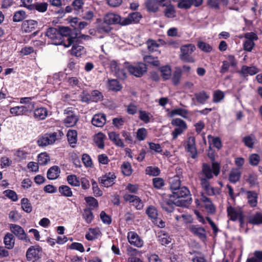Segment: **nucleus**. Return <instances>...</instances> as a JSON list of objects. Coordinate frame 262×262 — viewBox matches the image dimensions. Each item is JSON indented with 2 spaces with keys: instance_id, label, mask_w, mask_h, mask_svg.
<instances>
[{
  "instance_id": "49530a36",
  "label": "nucleus",
  "mask_w": 262,
  "mask_h": 262,
  "mask_svg": "<svg viewBox=\"0 0 262 262\" xmlns=\"http://www.w3.org/2000/svg\"><path fill=\"white\" fill-rule=\"evenodd\" d=\"M193 4V0H179L178 7L180 9H189Z\"/></svg>"
},
{
  "instance_id": "6ab92c4d",
  "label": "nucleus",
  "mask_w": 262,
  "mask_h": 262,
  "mask_svg": "<svg viewBox=\"0 0 262 262\" xmlns=\"http://www.w3.org/2000/svg\"><path fill=\"white\" fill-rule=\"evenodd\" d=\"M142 18V15L139 12H133L129 14L127 17H123L122 26H127L132 23H138Z\"/></svg>"
},
{
  "instance_id": "58836bf2",
  "label": "nucleus",
  "mask_w": 262,
  "mask_h": 262,
  "mask_svg": "<svg viewBox=\"0 0 262 262\" xmlns=\"http://www.w3.org/2000/svg\"><path fill=\"white\" fill-rule=\"evenodd\" d=\"M67 180L68 183L72 186L78 187L80 185V179L76 175H69Z\"/></svg>"
},
{
  "instance_id": "f257e3e1",
  "label": "nucleus",
  "mask_w": 262,
  "mask_h": 262,
  "mask_svg": "<svg viewBox=\"0 0 262 262\" xmlns=\"http://www.w3.org/2000/svg\"><path fill=\"white\" fill-rule=\"evenodd\" d=\"M214 176L211 168V166L207 163H203L202 170L200 175L201 184L204 190L209 195L219 194L220 190L219 188L211 187L210 185L209 180L211 179Z\"/></svg>"
},
{
  "instance_id": "c756f323",
  "label": "nucleus",
  "mask_w": 262,
  "mask_h": 262,
  "mask_svg": "<svg viewBox=\"0 0 262 262\" xmlns=\"http://www.w3.org/2000/svg\"><path fill=\"white\" fill-rule=\"evenodd\" d=\"M241 176L240 170L237 168H233L230 172L229 181L232 183H235L239 180Z\"/></svg>"
},
{
  "instance_id": "393cba45",
  "label": "nucleus",
  "mask_w": 262,
  "mask_h": 262,
  "mask_svg": "<svg viewBox=\"0 0 262 262\" xmlns=\"http://www.w3.org/2000/svg\"><path fill=\"white\" fill-rule=\"evenodd\" d=\"M200 200L203 203L204 207L208 213L214 214L215 212V207L209 198L203 194Z\"/></svg>"
},
{
  "instance_id": "f704fd0d",
  "label": "nucleus",
  "mask_w": 262,
  "mask_h": 262,
  "mask_svg": "<svg viewBox=\"0 0 262 262\" xmlns=\"http://www.w3.org/2000/svg\"><path fill=\"white\" fill-rule=\"evenodd\" d=\"M48 4L47 3H36L33 5L29 6V10H32L35 9L40 12H44L47 11Z\"/></svg>"
},
{
  "instance_id": "de8ad7c7",
  "label": "nucleus",
  "mask_w": 262,
  "mask_h": 262,
  "mask_svg": "<svg viewBox=\"0 0 262 262\" xmlns=\"http://www.w3.org/2000/svg\"><path fill=\"white\" fill-rule=\"evenodd\" d=\"M108 88L110 90L118 91L121 89L122 86L117 80L112 79L109 80Z\"/></svg>"
},
{
  "instance_id": "13d9d810",
  "label": "nucleus",
  "mask_w": 262,
  "mask_h": 262,
  "mask_svg": "<svg viewBox=\"0 0 262 262\" xmlns=\"http://www.w3.org/2000/svg\"><path fill=\"white\" fill-rule=\"evenodd\" d=\"M121 169L124 175L129 176L132 174V166L129 162H124L121 166Z\"/></svg>"
},
{
  "instance_id": "79ce46f5",
  "label": "nucleus",
  "mask_w": 262,
  "mask_h": 262,
  "mask_svg": "<svg viewBox=\"0 0 262 262\" xmlns=\"http://www.w3.org/2000/svg\"><path fill=\"white\" fill-rule=\"evenodd\" d=\"M144 61L151 64L154 66L158 67L160 65L159 61L157 57H153L151 55H146L143 57Z\"/></svg>"
},
{
  "instance_id": "a878e982",
  "label": "nucleus",
  "mask_w": 262,
  "mask_h": 262,
  "mask_svg": "<svg viewBox=\"0 0 262 262\" xmlns=\"http://www.w3.org/2000/svg\"><path fill=\"white\" fill-rule=\"evenodd\" d=\"M246 194L248 203L251 207H255L257 204L258 194L254 191L243 190Z\"/></svg>"
},
{
  "instance_id": "7ed1b4c3",
  "label": "nucleus",
  "mask_w": 262,
  "mask_h": 262,
  "mask_svg": "<svg viewBox=\"0 0 262 262\" xmlns=\"http://www.w3.org/2000/svg\"><path fill=\"white\" fill-rule=\"evenodd\" d=\"M195 49V46L191 43L182 46L180 48V59L184 62L193 63L195 60L192 54Z\"/></svg>"
},
{
  "instance_id": "69168bd1",
  "label": "nucleus",
  "mask_w": 262,
  "mask_h": 262,
  "mask_svg": "<svg viewBox=\"0 0 262 262\" xmlns=\"http://www.w3.org/2000/svg\"><path fill=\"white\" fill-rule=\"evenodd\" d=\"M171 116L178 115L184 118H186L188 115V111L183 108H177L171 111Z\"/></svg>"
},
{
  "instance_id": "ddd939ff",
  "label": "nucleus",
  "mask_w": 262,
  "mask_h": 262,
  "mask_svg": "<svg viewBox=\"0 0 262 262\" xmlns=\"http://www.w3.org/2000/svg\"><path fill=\"white\" fill-rule=\"evenodd\" d=\"M185 149L189 152L191 157L195 159L198 157V152L195 145V139L194 137L188 138L185 146Z\"/></svg>"
},
{
  "instance_id": "39448f33",
  "label": "nucleus",
  "mask_w": 262,
  "mask_h": 262,
  "mask_svg": "<svg viewBox=\"0 0 262 262\" xmlns=\"http://www.w3.org/2000/svg\"><path fill=\"white\" fill-rule=\"evenodd\" d=\"M162 208L168 213L172 212L175 206H177L176 201L171 195L163 196L160 201Z\"/></svg>"
},
{
  "instance_id": "3c124183",
  "label": "nucleus",
  "mask_w": 262,
  "mask_h": 262,
  "mask_svg": "<svg viewBox=\"0 0 262 262\" xmlns=\"http://www.w3.org/2000/svg\"><path fill=\"white\" fill-rule=\"evenodd\" d=\"M161 76L164 80L169 79L171 76V69L168 66L162 67L161 68Z\"/></svg>"
},
{
  "instance_id": "423d86ee",
  "label": "nucleus",
  "mask_w": 262,
  "mask_h": 262,
  "mask_svg": "<svg viewBox=\"0 0 262 262\" xmlns=\"http://www.w3.org/2000/svg\"><path fill=\"white\" fill-rule=\"evenodd\" d=\"M46 35L51 40L52 43L55 45H61L63 43L62 35L60 34L58 29L51 27L47 29Z\"/></svg>"
},
{
  "instance_id": "6e6d98bb",
  "label": "nucleus",
  "mask_w": 262,
  "mask_h": 262,
  "mask_svg": "<svg viewBox=\"0 0 262 262\" xmlns=\"http://www.w3.org/2000/svg\"><path fill=\"white\" fill-rule=\"evenodd\" d=\"M104 135L102 133H98L94 138L95 142L100 148H103L104 146Z\"/></svg>"
},
{
  "instance_id": "72a5a7b5",
  "label": "nucleus",
  "mask_w": 262,
  "mask_h": 262,
  "mask_svg": "<svg viewBox=\"0 0 262 262\" xmlns=\"http://www.w3.org/2000/svg\"><path fill=\"white\" fill-rule=\"evenodd\" d=\"M169 184L170 189L172 192L181 188V181L179 177L176 176L170 178L169 179Z\"/></svg>"
},
{
  "instance_id": "e2e57ef3",
  "label": "nucleus",
  "mask_w": 262,
  "mask_h": 262,
  "mask_svg": "<svg viewBox=\"0 0 262 262\" xmlns=\"http://www.w3.org/2000/svg\"><path fill=\"white\" fill-rule=\"evenodd\" d=\"M146 43L148 51L151 52L156 51L157 49L159 47V45L154 40H148L147 41Z\"/></svg>"
},
{
  "instance_id": "b1692460",
  "label": "nucleus",
  "mask_w": 262,
  "mask_h": 262,
  "mask_svg": "<svg viewBox=\"0 0 262 262\" xmlns=\"http://www.w3.org/2000/svg\"><path fill=\"white\" fill-rule=\"evenodd\" d=\"M106 121V115L104 114L100 113L94 115L91 122L93 125L102 127L105 124Z\"/></svg>"
},
{
  "instance_id": "0e129e2a",
  "label": "nucleus",
  "mask_w": 262,
  "mask_h": 262,
  "mask_svg": "<svg viewBox=\"0 0 262 262\" xmlns=\"http://www.w3.org/2000/svg\"><path fill=\"white\" fill-rule=\"evenodd\" d=\"M139 118L141 120L146 123H148L150 121V114L149 113H147L144 111H140L139 112Z\"/></svg>"
},
{
  "instance_id": "412c9836",
  "label": "nucleus",
  "mask_w": 262,
  "mask_h": 262,
  "mask_svg": "<svg viewBox=\"0 0 262 262\" xmlns=\"http://www.w3.org/2000/svg\"><path fill=\"white\" fill-rule=\"evenodd\" d=\"M33 105L30 106H17L10 108V112L15 116H20L32 111Z\"/></svg>"
},
{
  "instance_id": "680f3d73",
  "label": "nucleus",
  "mask_w": 262,
  "mask_h": 262,
  "mask_svg": "<svg viewBox=\"0 0 262 262\" xmlns=\"http://www.w3.org/2000/svg\"><path fill=\"white\" fill-rule=\"evenodd\" d=\"M137 138L139 141H143L147 136V130L145 128H140L136 133Z\"/></svg>"
},
{
  "instance_id": "bb28decb",
  "label": "nucleus",
  "mask_w": 262,
  "mask_h": 262,
  "mask_svg": "<svg viewBox=\"0 0 262 262\" xmlns=\"http://www.w3.org/2000/svg\"><path fill=\"white\" fill-rule=\"evenodd\" d=\"M37 22L35 20H26L23 23L21 29L25 32H31L37 28Z\"/></svg>"
},
{
  "instance_id": "f8f14e48",
  "label": "nucleus",
  "mask_w": 262,
  "mask_h": 262,
  "mask_svg": "<svg viewBox=\"0 0 262 262\" xmlns=\"http://www.w3.org/2000/svg\"><path fill=\"white\" fill-rule=\"evenodd\" d=\"M10 229L11 232L17 236L19 239H21L26 242H30V239L25 232L24 230L20 226L15 224H11L10 225Z\"/></svg>"
},
{
  "instance_id": "cd10ccee",
  "label": "nucleus",
  "mask_w": 262,
  "mask_h": 262,
  "mask_svg": "<svg viewBox=\"0 0 262 262\" xmlns=\"http://www.w3.org/2000/svg\"><path fill=\"white\" fill-rule=\"evenodd\" d=\"M109 139L117 146L124 147V145L122 140L120 138V135L116 132H112L108 133Z\"/></svg>"
},
{
  "instance_id": "a18cd8bd",
  "label": "nucleus",
  "mask_w": 262,
  "mask_h": 262,
  "mask_svg": "<svg viewBox=\"0 0 262 262\" xmlns=\"http://www.w3.org/2000/svg\"><path fill=\"white\" fill-rule=\"evenodd\" d=\"M182 76V71L180 68H177L173 73L172 81L175 85H178Z\"/></svg>"
},
{
  "instance_id": "09e8293b",
  "label": "nucleus",
  "mask_w": 262,
  "mask_h": 262,
  "mask_svg": "<svg viewBox=\"0 0 262 262\" xmlns=\"http://www.w3.org/2000/svg\"><path fill=\"white\" fill-rule=\"evenodd\" d=\"M249 222L254 225L262 224V213H256L251 216L250 218Z\"/></svg>"
},
{
  "instance_id": "4d7b16f0",
  "label": "nucleus",
  "mask_w": 262,
  "mask_h": 262,
  "mask_svg": "<svg viewBox=\"0 0 262 262\" xmlns=\"http://www.w3.org/2000/svg\"><path fill=\"white\" fill-rule=\"evenodd\" d=\"M146 174L151 176H157L160 173V170L157 167L148 166L145 169Z\"/></svg>"
},
{
  "instance_id": "6e6552de",
  "label": "nucleus",
  "mask_w": 262,
  "mask_h": 262,
  "mask_svg": "<svg viewBox=\"0 0 262 262\" xmlns=\"http://www.w3.org/2000/svg\"><path fill=\"white\" fill-rule=\"evenodd\" d=\"M171 123L176 127L172 133V139L174 140L187 128V124L184 121L180 118L173 119Z\"/></svg>"
},
{
  "instance_id": "bf43d9fd",
  "label": "nucleus",
  "mask_w": 262,
  "mask_h": 262,
  "mask_svg": "<svg viewBox=\"0 0 262 262\" xmlns=\"http://www.w3.org/2000/svg\"><path fill=\"white\" fill-rule=\"evenodd\" d=\"M146 213L148 215V216L151 219H156L157 217V210L155 207L152 206H150L147 208L146 210Z\"/></svg>"
},
{
  "instance_id": "9b49d317",
  "label": "nucleus",
  "mask_w": 262,
  "mask_h": 262,
  "mask_svg": "<svg viewBox=\"0 0 262 262\" xmlns=\"http://www.w3.org/2000/svg\"><path fill=\"white\" fill-rule=\"evenodd\" d=\"M116 177L114 173L108 172L98 178V182L102 186L108 187L112 186Z\"/></svg>"
},
{
  "instance_id": "aec40b11",
  "label": "nucleus",
  "mask_w": 262,
  "mask_h": 262,
  "mask_svg": "<svg viewBox=\"0 0 262 262\" xmlns=\"http://www.w3.org/2000/svg\"><path fill=\"white\" fill-rule=\"evenodd\" d=\"M194 96V97L192 99V100H195L198 103L201 104H205L210 97V93L204 90L195 93Z\"/></svg>"
},
{
  "instance_id": "c9c22d12",
  "label": "nucleus",
  "mask_w": 262,
  "mask_h": 262,
  "mask_svg": "<svg viewBox=\"0 0 262 262\" xmlns=\"http://www.w3.org/2000/svg\"><path fill=\"white\" fill-rule=\"evenodd\" d=\"M146 8L149 12H156L158 10V3L155 0H147L145 3Z\"/></svg>"
},
{
  "instance_id": "f3484780",
  "label": "nucleus",
  "mask_w": 262,
  "mask_h": 262,
  "mask_svg": "<svg viewBox=\"0 0 262 262\" xmlns=\"http://www.w3.org/2000/svg\"><path fill=\"white\" fill-rule=\"evenodd\" d=\"M124 200L133 204L137 210H141L143 207V203L137 196L126 193L123 196Z\"/></svg>"
},
{
  "instance_id": "4be33fe9",
  "label": "nucleus",
  "mask_w": 262,
  "mask_h": 262,
  "mask_svg": "<svg viewBox=\"0 0 262 262\" xmlns=\"http://www.w3.org/2000/svg\"><path fill=\"white\" fill-rule=\"evenodd\" d=\"M208 156L212 162L211 168L215 176L217 177L220 173V164L215 161V155L214 152L210 150L208 152Z\"/></svg>"
},
{
  "instance_id": "9d476101",
  "label": "nucleus",
  "mask_w": 262,
  "mask_h": 262,
  "mask_svg": "<svg viewBox=\"0 0 262 262\" xmlns=\"http://www.w3.org/2000/svg\"><path fill=\"white\" fill-rule=\"evenodd\" d=\"M42 249L39 246H31L27 251L26 257L28 260L35 261L41 257Z\"/></svg>"
},
{
  "instance_id": "37998d69",
  "label": "nucleus",
  "mask_w": 262,
  "mask_h": 262,
  "mask_svg": "<svg viewBox=\"0 0 262 262\" xmlns=\"http://www.w3.org/2000/svg\"><path fill=\"white\" fill-rule=\"evenodd\" d=\"M258 72L257 69L255 67H247L246 66H243L241 70V73L244 75L250 74L253 75L256 74Z\"/></svg>"
},
{
  "instance_id": "5fc2aeb1",
  "label": "nucleus",
  "mask_w": 262,
  "mask_h": 262,
  "mask_svg": "<svg viewBox=\"0 0 262 262\" xmlns=\"http://www.w3.org/2000/svg\"><path fill=\"white\" fill-rule=\"evenodd\" d=\"M245 177L246 181L251 186H255L257 184V176L255 173H249L247 176H245Z\"/></svg>"
},
{
  "instance_id": "603ef678",
  "label": "nucleus",
  "mask_w": 262,
  "mask_h": 262,
  "mask_svg": "<svg viewBox=\"0 0 262 262\" xmlns=\"http://www.w3.org/2000/svg\"><path fill=\"white\" fill-rule=\"evenodd\" d=\"M21 208L25 212L30 213L32 211V206L29 200L27 198H23L21 200Z\"/></svg>"
},
{
  "instance_id": "5701e85b",
  "label": "nucleus",
  "mask_w": 262,
  "mask_h": 262,
  "mask_svg": "<svg viewBox=\"0 0 262 262\" xmlns=\"http://www.w3.org/2000/svg\"><path fill=\"white\" fill-rule=\"evenodd\" d=\"M228 216L231 221H235L242 216L244 213L241 209H236L229 206L227 207Z\"/></svg>"
},
{
  "instance_id": "f03ea898",
  "label": "nucleus",
  "mask_w": 262,
  "mask_h": 262,
  "mask_svg": "<svg viewBox=\"0 0 262 262\" xmlns=\"http://www.w3.org/2000/svg\"><path fill=\"white\" fill-rule=\"evenodd\" d=\"M171 195L176 200L177 206H186L191 200L190 192L185 186L174 191Z\"/></svg>"
},
{
  "instance_id": "2eb2a0df",
  "label": "nucleus",
  "mask_w": 262,
  "mask_h": 262,
  "mask_svg": "<svg viewBox=\"0 0 262 262\" xmlns=\"http://www.w3.org/2000/svg\"><path fill=\"white\" fill-rule=\"evenodd\" d=\"M57 133L45 135L37 141L39 146H46L55 142L57 139Z\"/></svg>"
},
{
  "instance_id": "2f4dec72",
  "label": "nucleus",
  "mask_w": 262,
  "mask_h": 262,
  "mask_svg": "<svg viewBox=\"0 0 262 262\" xmlns=\"http://www.w3.org/2000/svg\"><path fill=\"white\" fill-rule=\"evenodd\" d=\"M60 172V169L57 166H53L48 170L47 177L50 180H55L59 177Z\"/></svg>"
},
{
  "instance_id": "e433bc0d",
  "label": "nucleus",
  "mask_w": 262,
  "mask_h": 262,
  "mask_svg": "<svg viewBox=\"0 0 262 262\" xmlns=\"http://www.w3.org/2000/svg\"><path fill=\"white\" fill-rule=\"evenodd\" d=\"M58 190L61 195L64 196L71 197L73 195L71 189L67 185H61L59 186Z\"/></svg>"
},
{
  "instance_id": "c85d7f7f",
  "label": "nucleus",
  "mask_w": 262,
  "mask_h": 262,
  "mask_svg": "<svg viewBox=\"0 0 262 262\" xmlns=\"http://www.w3.org/2000/svg\"><path fill=\"white\" fill-rule=\"evenodd\" d=\"M77 41V39L76 38L75 41L72 44L73 46L71 50V54L79 57L84 54L85 52V50L83 46L77 45L76 43Z\"/></svg>"
},
{
  "instance_id": "ea45409f",
  "label": "nucleus",
  "mask_w": 262,
  "mask_h": 262,
  "mask_svg": "<svg viewBox=\"0 0 262 262\" xmlns=\"http://www.w3.org/2000/svg\"><path fill=\"white\" fill-rule=\"evenodd\" d=\"M164 11V15L168 18H173L175 16L176 11L173 6L171 4H168Z\"/></svg>"
},
{
  "instance_id": "20e7f679",
  "label": "nucleus",
  "mask_w": 262,
  "mask_h": 262,
  "mask_svg": "<svg viewBox=\"0 0 262 262\" xmlns=\"http://www.w3.org/2000/svg\"><path fill=\"white\" fill-rule=\"evenodd\" d=\"M58 30L63 40L62 45L67 48L74 43L77 35L73 33V31L68 27H59Z\"/></svg>"
},
{
  "instance_id": "774afa93",
  "label": "nucleus",
  "mask_w": 262,
  "mask_h": 262,
  "mask_svg": "<svg viewBox=\"0 0 262 262\" xmlns=\"http://www.w3.org/2000/svg\"><path fill=\"white\" fill-rule=\"evenodd\" d=\"M49 161V158L46 153H41L38 156V161L40 165H45Z\"/></svg>"
},
{
  "instance_id": "052dcab7",
  "label": "nucleus",
  "mask_w": 262,
  "mask_h": 262,
  "mask_svg": "<svg viewBox=\"0 0 262 262\" xmlns=\"http://www.w3.org/2000/svg\"><path fill=\"white\" fill-rule=\"evenodd\" d=\"M198 47L200 49L205 52L209 53L212 50V47L211 46L204 41H198Z\"/></svg>"
},
{
  "instance_id": "473e14b6",
  "label": "nucleus",
  "mask_w": 262,
  "mask_h": 262,
  "mask_svg": "<svg viewBox=\"0 0 262 262\" xmlns=\"http://www.w3.org/2000/svg\"><path fill=\"white\" fill-rule=\"evenodd\" d=\"M48 115V111L45 107H40L35 110L34 117L38 120L45 119Z\"/></svg>"
},
{
  "instance_id": "a211bd4d",
  "label": "nucleus",
  "mask_w": 262,
  "mask_h": 262,
  "mask_svg": "<svg viewBox=\"0 0 262 262\" xmlns=\"http://www.w3.org/2000/svg\"><path fill=\"white\" fill-rule=\"evenodd\" d=\"M127 239L130 244L138 248L143 246L144 242L138 234L134 231H130L127 233Z\"/></svg>"
},
{
  "instance_id": "4468645a",
  "label": "nucleus",
  "mask_w": 262,
  "mask_h": 262,
  "mask_svg": "<svg viewBox=\"0 0 262 262\" xmlns=\"http://www.w3.org/2000/svg\"><path fill=\"white\" fill-rule=\"evenodd\" d=\"M122 21L123 17H121L119 15L114 13H108L104 17V24L108 25L119 24L122 26Z\"/></svg>"
},
{
  "instance_id": "7c9ffc66",
  "label": "nucleus",
  "mask_w": 262,
  "mask_h": 262,
  "mask_svg": "<svg viewBox=\"0 0 262 262\" xmlns=\"http://www.w3.org/2000/svg\"><path fill=\"white\" fill-rule=\"evenodd\" d=\"M4 242L5 247L9 249H11L14 247L15 239L14 236L10 233H7L4 238Z\"/></svg>"
},
{
  "instance_id": "a19ab883",
  "label": "nucleus",
  "mask_w": 262,
  "mask_h": 262,
  "mask_svg": "<svg viewBox=\"0 0 262 262\" xmlns=\"http://www.w3.org/2000/svg\"><path fill=\"white\" fill-rule=\"evenodd\" d=\"M246 262H262V251H255L253 255L248 258Z\"/></svg>"
},
{
  "instance_id": "864d4df0",
  "label": "nucleus",
  "mask_w": 262,
  "mask_h": 262,
  "mask_svg": "<svg viewBox=\"0 0 262 262\" xmlns=\"http://www.w3.org/2000/svg\"><path fill=\"white\" fill-rule=\"evenodd\" d=\"M82 216L88 224L91 223L94 218L93 213L89 208L84 209Z\"/></svg>"
},
{
  "instance_id": "dca6fc26",
  "label": "nucleus",
  "mask_w": 262,
  "mask_h": 262,
  "mask_svg": "<svg viewBox=\"0 0 262 262\" xmlns=\"http://www.w3.org/2000/svg\"><path fill=\"white\" fill-rule=\"evenodd\" d=\"M188 229L194 235L198 237L203 241H204L206 239V230L201 226L198 225H190L188 226Z\"/></svg>"
},
{
  "instance_id": "0eeeda50",
  "label": "nucleus",
  "mask_w": 262,
  "mask_h": 262,
  "mask_svg": "<svg viewBox=\"0 0 262 262\" xmlns=\"http://www.w3.org/2000/svg\"><path fill=\"white\" fill-rule=\"evenodd\" d=\"M147 69L146 65L143 62H138L127 67L129 73L137 77H142L147 72Z\"/></svg>"
},
{
  "instance_id": "8fccbe9b",
  "label": "nucleus",
  "mask_w": 262,
  "mask_h": 262,
  "mask_svg": "<svg viewBox=\"0 0 262 262\" xmlns=\"http://www.w3.org/2000/svg\"><path fill=\"white\" fill-rule=\"evenodd\" d=\"M77 132L75 130H71L68 132L67 136L68 142L70 144H75L77 141Z\"/></svg>"
},
{
  "instance_id": "c03bdc74",
  "label": "nucleus",
  "mask_w": 262,
  "mask_h": 262,
  "mask_svg": "<svg viewBox=\"0 0 262 262\" xmlns=\"http://www.w3.org/2000/svg\"><path fill=\"white\" fill-rule=\"evenodd\" d=\"M255 140V138L253 135L246 136L243 139L245 145L249 148L253 147Z\"/></svg>"
},
{
  "instance_id": "4c0bfd02",
  "label": "nucleus",
  "mask_w": 262,
  "mask_h": 262,
  "mask_svg": "<svg viewBox=\"0 0 262 262\" xmlns=\"http://www.w3.org/2000/svg\"><path fill=\"white\" fill-rule=\"evenodd\" d=\"M27 16L26 12L24 10H19L15 12L13 17L14 22H20L25 19Z\"/></svg>"
},
{
  "instance_id": "338daca9",
  "label": "nucleus",
  "mask_w": 262,
  "mask_h": 262,
  "mask_svg": "<svg viewBox=\"0 0 262 262\" xmlns=\"http://www.w3.org/2000/svg\"><path fill=\"white\" fill-rule=\"evenodd\" d=\"M249 163L253 166H256L260 161L259 156L256 154L251 155L249 158Z\"/></svg>"
},
{
  "instance_id": "1a4fd4ad",
  "label": "nucleus",
  "mask_w": 262,
  "mask_h": 262,
  "mask_svg": "<svg viewBox=\"0 0 262 262\" xmlns=\"http://www.w3.org/2000/svg\"><path fill=\"white\" fill-rule=\"evenodd\" d=\"M64 114L66 118L64 119V123L67 127L74 126L78 121V118L76 115L72 107H68L64 110Z\"/></svg>"
}]
</instances>
